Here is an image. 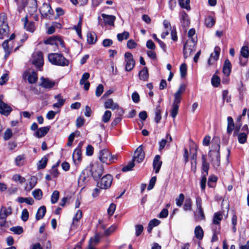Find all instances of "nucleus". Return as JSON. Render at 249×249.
<instances>
[{
  "instance_id": "nucleus-58",
  "label": "nucleus",
  "mask_w": 249,
  "mask_h": 249,
  "mask_svg": "<svg viewBox=\"0 0 249 249\" xmlns=\"http://www.w3.org/2000/svg\"><path fill=\"white\" fill-rule=\"evenodd\" d=\"M21 218L23 221H26L29 218V213L26 209H24L21 212Z\"/></svg>"
},
{
  "instance_id": "nucleus-14",
  "label": "nucleus",
  "mask_w": 249,
  "mask_h": 249,
  "mask_svg": "<svg viewBox=\"0 0 249 249\" xmlns=\"http://www.w3.org/2000/svg\"><path fill=\"white\" fill-rule=\"evenodd\" d=\"M196 206L198 210V213L196 214V218L198 220L205 219V215L202 208V200L199 196L196 198Z\"/></svg>"
},
{
  "instance_id": "nucleus-51",
  "label": "nucleus",
  "mask_w": 249,
  "mask_h": 249,
  "mask_svg": "<svg viewBox=\"0 0 249 249\" xmlns=\"http://www.w3.org/2000/svg\"><path fill=\"white\" fill-rule=\"evenodd\" d=\"M161 110L160 106L156 107L155 110V121L157 123H158L161 119Z\"/></svg>"
},
{
  "instance_id": "nucleus-28",
  "label": "nucleus",
  "mask_w": 249,
  "mask_h": 249,
  "mask_svg": "<svg viewBox=\"0 0 249 249\" xmlns=\"http://www.w3.org/2000/svg\"><path fill=\"white\" fill-rule=\"evenodd\" d=\"M23 20L24 22V25L25 29L27 31L33 33L35 29L34 23L33 22H28L27 17H26L24 19H23Z\"/></svg>"
},
{
  "instance_id": "nucleus-48",
  "label": "nucleus",
  "mask_w": 249,
  "mask_h": 249,
  "mask_svg": "<svg viewBox=\"0 0 249 249\" xmlns=\"http://www.w3.org/2000/svg\"><path fill=\"white\" fill-rule=\"evenodd\" d=\"M183 209L185 211H190L192 210V200L191 198H186L183 206Z\"/></svg>"
},
{
  "instance_id": "nucleus-62",
  "label": "nucleus",
  "mask_w": 249,
  "mask_h": 249,
  "mask_svg": "<svg viewBox=\"0 0 249 249\" xmlns=\"http://www.w3.org/2000/svg\"><path fill=\"white\" fill-rule=\"evenodd\" d=\"M143 230V227L142 225L139 224L135 226V234L137 236H139Z\"/></svg>"
},
{
  "instance_id": "nucleus-29",
  "label": "nucleus",
  "mask_w": 249,
  "mask_h": 249,
  "mask_svg": "<svg viewBox=\"0 0 249 249\" xmlns=\"http://www.w3.org/2000/svg\"><path fill=\"white\" fill-rule=\"evenodd\" d=\"M185 90L184 85H181L177 91L174 94V99L181 102V95Z\"/></svg>"
},
{
  "instance_id": "nucleus-1",
  "label": "nucleus",
  "mask_w": 249,
  "mask_h": 249,
  "mask_svg": "<svg viewBox=\"0 0 249 249\" xmlns=\"http://www.w3.org/2000/svg\"><path fill=\"white\" fill-rule=\"evenodd\" d=\"M49 61L53 65L59 66L69 65V61L63 55L58 53H51L48 54Z\"/></svg>"
},
{
  "instance_id": "nucleus-3",
  "label": "nucleus",
  "mask_w": 249,
  "mask_h": 249,
  "mask_svg": "<svg viewBox=\"0 0 249 249\" xmlns=\"http://www.w3.org/2000/svg\"><path fill=\"white\" fill-rule=\"evenodd\" d=\"M220 50L221 49L218 46H215L214 47V52L211 54L210 57L207 62V67L208 68L216 66V62L219 57Z\"/></svg>"
},
{
  "instance_id": "nucleus-4",
  "label": "nucleus",
  "mask_w": 249,
  "mask_h": 249,
  "mask_svg": "<svg viewBox=\"0 0 249 249\" xmlns=\"http://www.w3.org/2000/svg\"><path fill=\"white\" fill-rule=\"evenodd\" d=\"M9 32V26L7 21L6 14L4 13L0 14V35L6 36Z\"/></svg>"
},
{
  "instance_id": "nucleus-42",
  "label": "nucleus",
  "mask_w": 249,
  "mask_h": 249,
  "mask_svg": "<svg viewBox=\"0 0 249 249\" xmlns=\"http://www.w3.org/2000/svg\"><path fill=\"white\" fill-rule=\"evenodd\" d=\"M129 37V34L126 31H124L122 33L118 34L117 35V39L119 41H122L124 39H127Z\"/></svg>"
},
{
  "instance_id": "nucleus-9",
  "label": "nucleus",
  "mask_w": 249,
  "mask_h": 249,
  "mask_svg": "<svg viewBox=\"0 0 249 249\" xmlns=\"http://www.w3.org/2000/svg\"><path fill=\"white\" fill-rule=\"evenodd\" d=\"M32 61L33 64L37 68L42 67L44 62L43 53L40 51L34 53L32 55Z\"/></svg>"
},
{
  "instance_id": "nucleus-34",
  "label": "nucleus",
  "mask_w": 249,
  "mask_h": 249,
  "mask_svg": "<svg viewBox=\"0 0 249 249\" xmlns=\"http://www.w3.org/2000/svg\"><path fill=\"white\" fill-rule=\"evenodd\" d=\"M139 75L140 79L143 81H147L149 76L147 68L145 67H144L142 70L139 72Z\"/></svg>"
},
{
  "instance_id": "nucleus-35",
  "label": "nucleus",
  "mask_w": 249,
  "mask_h": 249,
  "mask_svg": "<svg viewBox=\"0 0 249 249\" xmlns=\"http://www.w3.org/2000/svg\"><path fill=\"white\" fill-rule=\"evenodd\" d=\"M195 236L198 239H202L204 236V232L200 226H197L195 229Z\"/></svg>"
},
{
  "instance_id": "nucleus-52",
  "label": "nucleus",
  "mask_w": 249,
  "mask_h": 249,
  "mask_svg": "<svg viewBox=\"0 0 249 249\" xmlns=\"http://www.w3.org/2000/svg\"><path fill=\"white\" fill-rule=\"evenodd\" d=\"M220 82V78L219 77L215 74L213 75L212 78V84L213 86L215 87H217L219 85Z\"/></svg>"
},
{
  "instance_id": "nucleus-38",
  "label": "nucleus",
  "mask_w": 249,
  "mask_h": 249,
  "mask_svg": "<svg viewBox=\"0 0 249 249\" xmlns=\"http://www.w3.org/2000/svg\"><path fill=\"white\" fill-rule=\"evenodd\" d=\"M222 214L220 212L216 213L213 215V223L214 225H219L222 220Z\"/></svg>"
},
{
  "instance_id": "nucleus-19",
  "label": "nucleus",
  "mask_w": 249,
  "mask_h": 249,
  "mask_svg": "<svg viewBox=\"0 0 249 249\" xmlns=\"http://www.w3.org/2000/svg\"><path fill=\"white\" fill-rule=\"evenodd\" d=\"M82 158V151L80 148H77L72 154V159L74 163L77 164L81 161Z\"/></svg>"
},
{
  "instance_id": "nucleus-37",
  "label": "nucleus",
  "mask_w": 249,
  "mask_h": 249,
  "mask_svg": "<svg viewBox=\"0 0 249 249\" xmlns=\"http://www.w3.org/2000/svg\"><path fill=\"white\" fill-rule=\"evenodd\" d=\"M25 155H20L18 156L15 158V163L16 165L18 166H21L23 165L25 162Z\"/></svg>"
},
{
  "instance_id": "nucleus-57",
  "label": "nucleus",
  "mask_w": 249,
  "mask_h": 249,
  "mask_svg": "<svg viewBox=\"0 0 249 249\" xmlns=\"http://www.w3.org/2000/svg\"><path fill=\"white\" fill-rule=\"evenodd\" d=\"M55 45L57 46H60L62 48L65 49L64 42L62 39L59 36H55Z\"/></svg>"
},
{
  "instance_id": "nucleus-61",
  "label": "nucleus",
  "mask_w": 249,
  "mask_h": 249,
  "mask_svg": "<svg viewBox=\"0 0 249 249\" xmlns=\"http://www.w3.org/2000/svg\"><path fill=\"white\" fill-rule=\"evenodd\" d=\"M217 181V178L214 176H211L209 177L208 181V185L210 187H213V183L216 182Z\"/></svg>"
},
{
  "instance_id": "nucleus-26",
  "label": "nucleus",
  "mask_w": 249,
  "mask_h": 249,
  "mask_svg": "<svg viewBox=\"0 0 249 249\" xmlns=\"http://www.w3.org/2000/svg\"><path fill=\"white\" fill-rule=\"evenodd\" d=\"M105 107L106 108H109L112 110H115L118 108V105L114 103L112 99H108L105 102Z\"/></svg>"
},
{
  "instance_id": "nucleus-22",
  "label": "nucleus",
  "mask_w": 249,
  "mask_h": 249,
  "mask_svg": "<svg viewBox=\"0 0 249 249\" xmlns=\"http://www.w3.org/2000/svg\"><path fill=\"white\" fill-rule=\"evenodd\" d=\"M54 98L55 99H57V102L54 103L53 105V108H59L61 107L64 104L65 100L63 99L60 94H57L54 96Z\"/></svg>"
},
{
  "instance_id": "nucleus-27",
  "label": "nucleus",
  "mask_w": 249,
  "mask_h": 249,
  "mask_svg": "<svg viewBox=\"0 0 249 249\" xmlns=\"http://www.w3.org/2000/svg\"><path fill=\"white\" fill-rule=\"evenodd\" d=\"M102 17H103L104 21L106 24L109 25H113L115 19V17L114 16L102 14Z\"/></svg>"
},
{
  "instance_id": "nucleus-12",
  "label": "nucleus",
  "mask_w": 249,
  "mask_h": 249,
  "mask_svg": "<svg viewBox=\"0 0 249 249\" xmlns=\"http://www.w3.org/2000/svg\"><path fill=\"white\" fill-rule=\"evenodd\" d=\"M4 96L0 95V113L5 116H8L12 111V107L7 103L3 101Z\"/></svg>"
},
{
  "instance_id": "nucleus-17",
  "label": "nucleus",
  "mask_w": 249,
  "mask_h": 249,
  "mask_svg": "<svg viewBox=\"0 0 249 249\" xmlns=\"http://www.w3.org/2000/svg\"><path fill=\"white\" fill-rule=\"evenodd\" d=\"M110 156V152L107 149H104L100 151L99 158L101 162L108 164Z\"/></svg>"
},
{
  "instance_id": "nucleus-39",
  "label": "nucleus",
  "mask_w": 249,
  "mask_h": 249,
  "mask_svg": "<svg viewBox=\"0 0 249 249\" xmlns=\"http://www.w3.org/2000/svg\"><path fill=\"white\" fill-rule=\"evenodd\" d=\"M18 201L20 203L25 202L31 205H33L34 203V200L32 197L24 198L19 197L18 198Z\"/></svg>"
},
{
  "instance_id": "nucleus-59",
  "label": "nucleus",
  "mask_w": 249,
  "mask_h": 249,
  "mask_svg": "<svg viewBox=\"0 0 249 249\" xmlns=\"http://www.w3.org/2000/svg\"><path fill=\"white\" fill-rule=\"evenodd\" d=\"M104 91V86L102 84H99L96 89L95 94L97 97L101 95Z\"/></svg>"
},
{
  "instance_id": "nucleus-60",
  "label": "nucleus",
  "mask_w": 249,
  "mask_h": 249,
  "mask_svg": "<svg viewBox=\"0 0 249 249\" xmlns=\"http://www.w3.org/2000/svg\"><path fill=\"white\" fill-rule=\"evenodd\" d=\"M51 176L53 178H56L59 174L58 171L57 169V166H53L51 170H50Z\"/></svg>"
},
{
  "instance_id": "nucleus-8",
  "label": "nucleus",
  "mask_w": 249,
  "mask_h": 249,
  "mask_svg": "<svg viewBox=\"0 0 249 249\" xmlns=\"http://www.w3.org/2000/svg\"><path fill=\"white\" fill-rule=\"evenodd\" d=\"M124 61L125 62V71H131L135 65V61L131 53L127 52L124 54Z\"/></svg>"
},
{
  "instance_id": "nucleus-2",
  "label": "nucleus",
  "mask_w": 249,
  "mask_h": 249,
  "mask_svg": "<svg viewBox=\"0 0 249 249\" xmlns=\"http://www.w3.org/2000/svg\"><path fill=\"white\" fill-rule=\"evenodd\" d=\"M196 40L195 38H188L183 48V54L184 58L190 56L195 51V47Z\"/></svg>"
},
{
  "instance_id": "nucleus-11",
  "label": "nucleus",
  "mask_w": 249,
  "mask_h": 249,
  "mask_svg": "<svg viewBox=\"0 0 249 249\" xmlns=\"http://www.w3.org/2000/svg\"><path fill=\"white\" fill-rule=\"evenodd\" d=\"M24 79L27 80L30 84L35 83L38 79L37 73L31 70H28L25 71L23 75Z\"/></svg>"
},
{
  "instance_id": "nucleus-56",
  "label": "nucleus",
  "mask_w": 249,
  "mask_h": 249,
  "mask_svg": "<svg viewBox=\"0 0 249 249\" xmlns=\"http://www.w3.org/2000/svg\"><path fill=\"white\" fill-rule=\"evenodd\" d=\"M134 166H135V164L134 163V161L132 160L131 162H130L127 165L124 166L122 168V171L127 172V171H131L132 169V168L134 167Z\"/></svg>"
},
{
  "instance_id": "nucleus-40",
  "label": "nucleus",
  "mask_w": 249,
  "mask_h": 249,
  "mask_svg": "<svg viewBox=\"0 0 249 249\" xmlns=\"http://www.w3.org/2000/svg\"><path fill=\"white\" fill-rule=\"evenodd\" d=\"M245 133L241 132L238 135V140L240 143L244 144L247 142L248 135Z\"/></svg>"
},
{
  "instance_id": "nucleus-6",
  "label": "nucleus",
  "mask_w": 249,
  "mask_h": 249,
  "mask_svg": "<svg viewBox=\"0 0 249 249\" xmlns=\"http://www.w3.org/2000/svg\"><path fill=\"white\" fill-rule=\"evenodd\" d=\"M112 180L113 177L111 175H106L101 178L100 181L97 182V186L101 189H108L111 186Z\"/></svg>"
},
{
  "instance_id": "nucleus-10",
  "label": "nucleus",
  "mask_w": 249,
  "mask_h": 249,
  "mask_svg": "<svg viewBox=\"0 0 249 249\" xmlns=\"http://www.w3.org/2000/svg\"><path fill=\"white\" fill-rule=\"evenodd\" d=\"M39 11L41 15L47 18H49L53 15V11L51 5L46 3H44L40 7Z\"/></svg>"
},
{
  "instance_id": "nucleus-47",
  "label": "nucleus",
  "mask_w": 249,
  "mask_h": 249,
  "mask_svg": "<svg viewBox=\"0 0 249 249\" xmlns=\"http://www.w3.org/2000/svg\"><path fill=\"white\" fill-rule=\"evenodd\" d=\"M59 196V192L56 190L53 191L51 196V201L52 203V204L56 203L58 201Z\"/></svg>"
},
{
  "instance_id": "nucleus-55",
  "label": "nucleus",
  "mask_w": 249,
  "mask_h": 249,
  "mask_svg": "<svg viewBox=\"0 0 249 249\" xmlns=\"http://www.w3.org/2000/svg\"><path fill=\"white\" fill-rule=\"evenodd\" d=\"M184 199V196L183 194H180L179 196L176 198V204L178 207H180Z\"/></svg>"
},
{
  "instance_id": "nucleus-50",
  "label": "nucleus",
  "mask_w": 249,
  "mask_h": 249,
  "mask_svg": "<svg viewBox=\"0 0 249 249\" xmlns=\"http://www.w3.org/2000/svg\"><path fill=\"white\" fill-rule=\"evenodd\" d=\"M241 54L245 58H248L249 56V50L248 47L243 46L241 49Z\"/></svg>"
},
{
  "instance_id": "nucleus-49",
  "label": "nucleus",
  "mask_w": 249,
  "mask_h": 249,
  "mask_svg": "<svg viewBox=\"0 0 249 249\" xmlns=\"http://www.w3.org/2000/svg\"><path fill=\"white\" fill-rule=\"evenodd\" d=\"M12 180L15 182H19L20 183H22L25 182L26 179L22 177L19 174L14 175L12 178Z\"/></svg>"
},
{
  "instance_id": "nucleus-30",
  "label": "nucleus",
  "mask_w": 249,
  "mask_h": 249,
  "mask_svg": "<svg viewBox=\"0 0 249 249\" xmlns=\"http://www.w3.org/2000/svg\"><path fill=\"white\" fill-rule=\"evenodd\" d=\"M12 213V209L11 207L6 208L2 206L0 209V214L7 219V216Z\"/></svg>"
},
{
  "instance_id": "nucleus-13",
  "label": "nucleus",
  "mask_w": 249,
  "mask_h": 249,
  "mask_svg": "<svg viewBox=\"0 0 249 249\" xmlns=\"http://www.w3.org/2000/svg\"><path fill=\"white\" fill-rule=\"evenodd\" d=\"M103 168L101 165L98 164L93 165L91 168V174L94 179H98L103 173Z\"/></svg>"
},
{
  "instance_id": "nucleus-64",
  "label": "nucleus",
  "mask_w": 249,
  "mask_h": 249,
  "mask_svg": "<svg viewBox=\"0 0 249 249\" xmlns=\"http://www.w3.org/2000/svg\"><path fill=\"white\" fill-rule=\"evenodd\" d=\"M137 45V43L133 39H130L127 42V47L130 49L136 48Z\"/></svg>"
},
{
  "instance_id": "nucleus-41",
  "label": "nucleus",
  "mask_w": 249,
  "mask_h": 249,
  "mask_svg": "<svg viewBox=\"0 0 249 249\" xmlns=\"http://www.w3.org/2000/svg\"><path fill=\"white\" fill-rule=\"evenodd\" d=\"M202 169H203V171L206 173L205 175H207L208 174V170L209 169V164L207 162L205 156L204 155L202 156Z\"/></svg>"
},
{
  "instance_id": "nucleus-18",
  "label": "nucleus",
  "mask_w": 249,
  "mask_h": 249,
  "mask_svg": "<svg viewBox=\"0 0 249 249\" xmlns=\"http://www.w3.org/2000/svg\"><path fill=\"white\" fill-rule=\"evenodd\" d=\"M42 82L41 86L45 89H50L53 87L55 85V82L54 80L50 79L48 78H42Z\"/></svg>"
},
{
  "instance_id": "nucleus-45",
  "label": "nucleus",
  "mask_w": 249,
  "mask_h": 249,
  "mask_svg": "<svg viewBox=\"0 0 249 249\" xmlns=\"http://www.w3.org/2000/svg\"><path fill=\"white\" fill-rule=\"evenodd\" d=\"M100 240V236L99 235H96L94 238L91 239L89 241V246L88 249H95L92 246V244H96Z\"/></svg>"
},
{
  "instance_id": "nucleus-43",
  "label": "nucleus",
  "mask_w": 249,
  "mask_h": 249,
  "mask_svg": "<svg viewBox=\"0 0 249 249\" xmlns=\"http://www.w3.org/2000/svg\"><path fill=\"white\" fill-rule=\"evenodd\" d=\"M36 182V178L35 177H31L29 184L25 187V190L27 191L31 190L35 186Z\"/></svg>"
},
{
  "instance_id": "nucleus-16",
  "label": "nucleus",
  "mask_w": 249,
  "mask_h": 249,
  "mask_svg": "<svg viewBox=\"0 0 249 249\" xmlns=\"http://www.w3.org/2000/svg\"><path fill=\"white\" fill-rule=\"evenodd\" d=\"M15 38V34H13L10 36L9 39L5 40L3 43H2V47L3 49L4 50L5 52V55H4V58L6 59L7 58L8 56L9 55V49L11 48V46H8V43L12 42L13 43V39ZM10 46H11L10 45Z\"/></svg>"
},
{
  "instance_id": "nucleus-21",
  "label": "nucleus",
  "mask_w": 249,
  "mask_h": 249,
  "mask_svg": "<svg viewBox=\"0 0 249 249\" xmlns=\"http://www.w3.org/2000/svg\"><path fill=\"white\" fill-rule=\"evenodd\" d=\"M160 159V157L159 155H156L153 160V165L156 173L159 172L162 164V161Z\"/></svg>"
},
{
  "instance_id": "nucleus-7",
  "label": "nucleus",
  "mask_w": 249,
  "mask_h": 249,
  "mask_svg": "<svg viewBox=\"0 0 249 249\" xmlns=\"http://www.w3.org/2000/svg\"><path fill=\"white\" fill-rule=\"evenodd\" d=\"M82 217V212L80 210H78L75 214L72 222L71 224L70 231H75L78 230L80 226V219Z\"/></svg>"
},
{
  "instance_id": "nucleus-15",
  "label": "nucleus",
  "mask_w": 249,
  "mask_h": 249,
  "mask_svg": "<svg viewBox=\"0 0 249 249\" xmlns=\"http://www.w3.org/2000/svg\"><path fill=\"white\" fill-rule=\"evenodd\" d=\"M145 154L142 146H139L135 150L134 154V160L138 163L142 162L144 158Z\"/></svg>"
},
{
  "instance_id": "nucleus-31",
  "label": "nucleus",
  "mask_w": 249,
  "mask_h": 249,
  "mask_svg": "<svg viewBox=\"0 0 249 249\" xmlns=\"http://www.w3.org/2000/svg\"><path fill=\"white\" fill-rule=\"evenodd\" d=\"M87 41L89 44H93L97 41V36L95 33L89 32L87 35Z\"/></svg>"
},
{
  "instance_id": "nucleus-33",
  "label": "nucleus",
  "mask_w": 249,
  "mask_h": 249,
  "mask_svg": "<svg viewBox=\"0 0 249 249\" xmlns=\"http://www.w3.org/2000/svg\"><path fill=\"white\" fill-rule=\"evenodd\" d=\"M46 212V207L44 206H41L37 210V212L36 213V218L37 220H40L42 219Z\"/></svg>"
},
{
  "instance_id": "nucleus-53",
  "label": "nucleus",
  "mask_w": 249,
  "mask_h": 249,
  "mask_svg": "<svg viewBox=\"0 0 249 249\" xmlns=\"http://www.w3.org/2000/svg\"><path fill=\"white\" fill-rule=\"evenodd\" d=\"M10 231L18 235L21 234L23 231V228L20 226L13 227L10 228Z\"/></svg>"
},
{
  "instance_id": "nucleus-44",
  "label": "nucleus",
  "mask_w": 249,
  "mask_h": 249,
  "mask_svg": "<svg viewBox=\"0 0 249 249\" xmlns=\"http://www.w3.org/2000/svg\"><path fill=\"white\" fill-rule=\"evenodd\" d=\"M32 195L37 200H40L42 197V192L40 189H36L33 193Z\"/></svg>"
},
{
  "instance_id": "nucleus-32",
  "label": "nucleus",
  "mask_w": 249,
  "mask_h": 249,
  "mask_svg": "<svg viewBox=\"0 0 249 249\" xmlns=\"http://www.w3.org/2000/svg\"><path fill=\"white\" fill-rule=\"evenodd\" d=\"M48 127H42L38 129L36 133V136L37 138H41L44 136L49 131Z\"/></svg>"
},
{
  "instance_id": "nucleus-36",
  "label": "nucleus",
  "mask_w": 249,
  "mask_h": 249,
  "mask_svg": "<svg viewBox=\"0 0 249 249\" xmlns=\"http://www.w3.org/2000/svg\"><path fill=\"white\" fill-rule=\"evenodd\" d=\"M215 23V19L212 16H208L205 19V24L207 27H213Z\"/></svg>"
},
{
  "instance_id": "nucleus-24",
  "label": "nucleus",
  "mask_w": 249,
  "mask_h": 249,
  "mask_svg": "<svg viewBox=\"0 0 249 249\" xmlns=\"http://www.w3.org/2000/svg\"><path fill=\"white\" fill-rule=\"evenodd\" d=\"M172 141V138L169 134H167L166 138L162 139L159 142V150L163 149L166 144L170 143Z\"/></svg>"
},
{
  "instance_id": "nucleus-46",
  "label": "nucleus",
  "mask_w": 249,
  "mask_h": 249,
  "mask_svg": "<svg viewBox=\"0 0 249 249\" xmlns=\"http://www.w3.org/2000/svg\"><path fill=\"white\" fill-rule=\"evenodd\" d=\"M111 116V111L109 110H106L102 116V121L105 123L108 122L110 119Z\"/></svg>"
},
{
  "instance_id": "nucleus-23",
  "label": "nucleus",
  "mask_w": 249,
  "mask_h": 249,
  "mask_svg": "<svg viewBox=\"0 0 249 249\" xmlns=\"http://www.w3.org/2000/svg\"><path fill=\"white\" fill-rule=\"evenodd\" d=\"M231 65L229 59L225 60L223 68V72L227 76H228L231 72Z\"/></svg>"
},
{
  "instance_id": "nucleus-63",
  "label": "nucleus",
  "mask_w": 249,
  "mask_h": 249,
  "mask_svg": "<svg viewBox=\"0 0 249 249\" xmlns=\"http://www.w3.org/2000/svg\"><path fill=\"white\" fill-rule=\"evenodd\" d=\"M48 159L46 157H43L39 161L38 167L40 169L44 168L47 163Z\"/></svg>"
},
{
  "instance_id": "nucleus-20",
  "label": "nucleus",
  "mask_w": 249,
  "mask_h": 249,
  "mask_svg": "<svg viewBox=\"0 0 249 249\" xmlns=\"http://www.w3.org/2000/svg\"><path fill=\"white\" fill-rule=\"evenodd\" d=\"M180 101L176 100H174V102L172 105V108L171 110V116L175 118L178 113L179 104Z\"/></svg>"
},
{
  "instance_id": "nucleus-5",
  "label": "nucleus",
  "mask_w": 249,
  "mask_h": 249,
  "mask_svg": "<svg viewBox=\"0 0 249 249\" xmlns=\"http://www.w3.org/2000/svg\"><path fill=\"white\" fill-rule=\"evenodd\" d=\"M214 141L216 143V150H217V151L215 152V154H213L212 155H211V153H210L209 155L210 157H212V160L213 166L218 167L220 164V157L219 154L220 140L218 138H216L214 140Z\"/></svg>"
},
{
  "instance_id": "nucleus-54",
  "label": "nucleus",
  "mask_w": 249,
  "mask_h": 249,
  "mask_svg": "<svg viewBox=\"0 0 249 249\" xmlns=\"http://www.w3.org/2000/svg\"><path fill=\"white\" fill-rule=\"evenodd\" d=\"M179 71L181 76L185 77L187 73V65L185 63H183L180 65Z\"/></svg>"
},
{
  "instance_id": "nucleus-25",
  "label": "nucleus",
  "mask_w": 249,
  "mask_h": 249,
  "mask_svg": "<svg viewBox=\"0 0 249 249\" xmlns=\"http://www.w3.org/2000/svg\"><path fill=\"white\" fill-rule=\"evenodd\" d=\"M180 21L183 27L186 28L189 26L190 20L187 14L184 11L181 12Z\"/></svg>"
}]
</instances>
